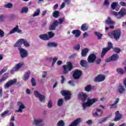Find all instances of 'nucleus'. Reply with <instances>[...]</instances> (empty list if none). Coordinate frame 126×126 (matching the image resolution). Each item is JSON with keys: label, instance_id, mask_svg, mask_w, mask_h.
<instances>
[{"label": "nucleus", "instance_id": "38", "mask_svg": "<svg viewBox=\"0 0 126 126\" xmlns=\"http://www.w3.org/2000/svg\"><path fill=\"white\" fill-rule=\"evenodd\" d=\"M48 40H50L51 38H53L55 36V33L53 32H48Z\"/></svg>", "mask_w": 126, "mask_h": 126}, {"label": "nucleus", "instance_id": "42", "mask_svg": "<svg viewBox=\"0 0 126 126\" xmlns=\"http://www.w3.org/2000/svg\"><path fill=\"white\" fill-rule=\"evenodd\" d=\"M94 34L96 36H97L98 39H101L102 37L103 36V34L98 32H94Z\"/></svg>", "mask_w": 126, "mask_h": 126}, {"label": "nucleus", "instance_id": "3", "mask_svg": "<svg viewBox=\"0 0 126 126\" xmlns=\"http://www.w3.org/2000/svg\"><path fill=\"white\" fill-rule=\"evenodd\" d=\"M72 63L71 62H67L66 65H63V69L64 70V74L68 73V71H70L72 69Z\"/></svg>", "mask_w": 126, "mask_h": 126}, {"label": "nucleus", "instance_id": "21", "mask_svg": "<svg viewBox=\"0 0 126 126\" xmlns=\"http://www.w3.org/2000/svg\"><path fill=\"white\" fill-rule=\"evenodd\" d=\"M72 33L73 35H75L76 38H78L81 34V32L78 30H75L72 32Z\"/></svg>", "mask_w": 126, "mask_h": 126}, {"label": "nucleus", "instance_id": "19", "mask_svg": "<svg viewBox=\"0 0 126 126\" xmlns=\"http://www.w3.org/2000/svg\"><path fill=\"white\" fill-rule=\"evenodd\" d=\"M15 32H17V33H20V34H22V31L18 29V26H16L13 30H12L9 32V34H13V33H15Z\"/></svg>", "mask_w": 126, "mask_h": 126}, {"label": "nucleus", "instance_id": "51", "mask_svg": "<svg viewBox=\"0 0 126 126\" xmlns=\"http://www.w3.org/2000/svg\"><path fill=\"white\" fill-rule=\"evenodd\" d=\"M6 70H7V68L6 67L3 68V69L0 71V74H2V73L5 72Z\"/></svg>", "mask_w": 126, "mask_h": 126}, {"label": "nucleus", "instance_id": "24", "mask_svg": "<svg viewBox=\"0 0 126 126\" xmlns=\"http://www.w3.org/2000/svg\"><path fill=\"white\" fill-rule=\"evenodd\" d=\"M39 38H40L41 40H44V41L49 40V37H48V34L47 33L39 35Z\"/></svg>", "mask_w": 126, "mask_h": 126}, {"label": "nucleus", "instance_id": "61", "mask_svg": "<svg viewBox=\"0 0 126 126\" xmlns=\"http://www.w3.org/2000/svg\"><path fill=\"white\" fill-rule=\"evenodd\" d=\"M4 18H5V16L3 15H1V16H0V21H3V20H4Z\"/></svg>", "mask_w": 126, "mask_h": 126}, {"label": "nucleus", "instance_id": "31", "mask_svg": "<svg viewBox=\"0 0 126 126\" xmlns=\"http://www.w3.org/2000/svg\"><path fill=\"white\" fill-rule=\"evenodd\" d=\"M89 52V49L88 48H85L82 50L81 52V55L82 57H86V55H87V53Z\"/></svg>", "mask_w": 126, "mask_h": 126}, {"label": "nucleus", "instance_id": "7", "mask_svg": "<svg viewBox=\"0 0 126 126\" xmlns=\"http://www.w3.org/2000/svg\"><path fill=\"white\" fill-rule=\"evenodd\" d=\"M18 110L15 111L16 113H22L23 110L26 109V106L22 101H19L17 102Z\"/></svg>", "mask_w": 126, "mask_h": 126}, {"label": "nucleus", "instance_id": "13", "mask_svg": "<svg viewBox=\"0 0 126 126\" xmlns=\"http://www.w3.org/2000/svg\"><path fill=\"white\" fill-rule=\"evenodd\" d=\"M105 78L106 77L103 75H98L94 79V81L95 82H102V81H104L105 80Z\"/></svg>", "mask_w": 126, "mask_h": 126}, {"label": "nucleus", "instance_id": "36", "mask_svg": "<svg viewBox=\"0 0 126 126\" xmlns=\"http://www.w3.org/2000/svg\"><path fill=\"white\" fill-rule=\"evenodd\" d=\"M109 118H110V117H106L101 119V120H100L99 121V123L102 124V123H105V122H107V121H108V120H109Z\"/></svg>", "mask_w": 126, "mask_h": 126}, {"label": "nucleus", "instance_id": "17", "mask_svg": "<svg viewBox=\"0 0 126 126\" xmlns=\"http://www.w3.org/2000/svg\"><path fill=\"white\" fill-rule=\"evenodd\" d=\"M121 119H123V115L120 113L119 111H117L115 113V118L114 120V122H118V121H120Z\"/></svg>", "mask_w": 126, "mask_h": 126}, {"label": "nucleus", "instance_id": "16", "mask_svg": "<svg viewBox=\"0 0 126 126\" xmlns=\"http://www.w3.org/2000/svg\"><path fill=\"white\" fill-rule=\"evenodd\" d=\"M111 14L115 16L116 18H117V19H121V18H123V17H124V16L121 14V13H120V12H117L116 11H113L111 12Z\"/></svg>", "mask_w": 126, "mask_h": 126}, {"label": "nucleus", "instance_id": "8", "mask_svg": "<svg viewBox=\"0 0 126 126\" xmlns=\"http://www.w3.org/2000/svg\"><path fill=\"white\" fill-rule=\"evenodd\" d=\"M33 124L36 126H45L44 119L41 118L34 119Z\"/></svg>", "mask_w": 126, "mask_h": 126}, {"label": "nucleus", "instance_id": "60", "mask_svg": "<svg viewBox=\"0 0 126 126\" xmlns=\"http://www.w3.org/2000/svg\"><path fill=\"white\" fill-rule=\"evenodd\" d=\"M114 51L115 53L118 54V53H120L121 52V49H120V48H115L114 49Z\"/></svg>", "mask_w": 126, "mask_h": 126}, {"label": "nucleus", "instance_id": "27", "mask_svg": "<svg viewBox=\"0 0 126 126\" xmlns=\"http://www.w3.org/2000/svg\"><path fill=\"white\" fill-rule=\"evenodd\" d=\"M87 63V61L84 60H81L80 62V65H81V66H83V67H87L88 66Z\"/></svg>", "mask_w": 126, "mask_h": 126}, {"label": "nucleus", "instance_id": "33", "mask_svg": "<svg viewBox=\"0 0 126 126\" xmlns=\"http://www.w3.org/2000/svg\"><path fill=\"white\" fill-rule=\"evenodd\" d=\"M118 5H119V3L118 2H113L111 4V8L113 10H115V9L118 7Z\"/></svg>", "mask_w": 126, "mask_h": 126}, {"label": "nucleus", "instance_id": "37", "mask_svg": "<svg viewBox=\"0 0 126 126\" xmlns=\"http://www.w3.org/2000/svg\"><path fill=\"white\" fill-rule=\"evenodd\" d=\"M53 16L55 17V18H58L59 16H60V12L59 11H55L53 13Z\"/></svg>", "mask_w": 126, "mask_h": 126}, {"label": "nucleus", "instance_id": "14", "mask_svg": "<svg viewBox=\"0 0 126 126\" xmlns=\"http://www.w3.org/2000/svg\"><path fill=\"white\" fill-rule=\"evenodd\" d=\"M102 114H103V110L99 108L96 109V112H93V116L95 118H98V117H99L100 115H102Z\"/></svg>", "mask_w": 126, "mask_h": 126}, {"label": "nucleus", "instance_id": "23", "mask_svg": "<svg viewBox=\"0 0 126 126\" xmlns=\"http://www.w3.org/2000/svg\"><path fill=\"white\" fill-rule=\"evenodd\" d=\"M118 92L120 94H123L125 91V87L124 86L120 85L118 87Z\"/></svg>", "mask_w": 126, "mask_h": 126}, {"label": "nucleus", "instance_id": "59", "mask_svg": "<svg viewBox=\"0 0 126 126\" xmlns=\"http://www.w3.org/2000/svg\"><path fill=\"white\" fill-rule=\"evenodd\" d=\"M4 35V32L0 29V37L2 38Z\"/></svg>", "mask_w": 126, "mask_h": 126}, {"label": "nucleus", "instance_id": "26", "mask_svg": "<svg viewBox=\"0 0 126 126\" xmlns=\"http://www.w3.org/2000/svg\"><path fill=\"white\" fill-rule=\"evenodd\" d=\"M119 101L120 98H117L114 103L110 104V108H114L116 109V108L118 107V103H119Z\"/></svg>", "mask_w": 126, "mask_h": 126}, {"label": "nucleus", "instance_id": "52", "mask_svg": "<svg viewBox=\"0 0 126 126\" xmlns=\"http://www.w3.org/2000/svg\"><path fill=\"white\" fill-rule=\"evenodd\" d=\"M8 112H9L8 110H6L4 111L1 114V117H5V116H6V114H8Z\"/></svg>", "mask_w": 126, "mask_h": 126}, {"label": "nucleus", "instance_id": "35", "mask_svg": "<svg viewBox=\"0 0 126 126\" xmlns=\"http://www.w3.org/2000/svg\"><path fill=\"white\" fill-rule=\"evenodd\" d=\"M120 13H121L122 16L124 17L125 15L126 14V9L124 7L121 9L120 11H119Z\"/></svg>", "mask_w": 126, "mask_h": 126}, {"label": "nucleus", "instance_id": "44", "mask_svg": "<svg viewBox=\"0 0 126 126\" xmlns=\"http://www.w3.org/2000/svg\"><path fill=\"white\" fill-rule=\"evenodd\" d=\"M116 71H117L119 74H123L124 73V69L118 68L117 69Z\"/></svg>", "mask_w": 126, "mask_h": 126}, {"label": "nucleus", "instance_id": "11", "mask_svg": "<svg viewBox=\"0 0 126 126\" xmlns=\"http://www.w3.org/2000/svg\"><path fill=\"white\" fill-rule=\"evenodd\" d=\"M119 60V55L118 54H114L111 57L105 60V63H110V62H115Z\"/></svg>", "mask_w": 126, "mask_h": 126}, {"label": "nucleus", "instance_id": "54", "mask_svg": "<svg viewBox=\"0 0 126 126\" xmlns=\"http://www.w3.org/2000/svg\"><path fill=\"white\" fill-rule=\"evenodd\" d=\"M5 7H6V8H11L12 7V4L9 3L5 5Z\"/></svg>", "mask_w": 126, "mask_h": 126}, {"label": "nucleus", "instance_id": "56", "mask_svg": "<svg viewBox=\"0 0 126 126\" xmlns=\"http://www.w3.org/2000/svg\"><path fill=\"white\" fill-rule=\"evenodd\" d=\"M32 84L33 86H36V81H35V79H34L33 78H32Z\"/></svg>", "mask_w": 126, "mask_h": 126}, {"label": "nucleus", "instance_id": "62", "mask_svg": "<svg viewBox=\"0 0 126 126\" xmlns=\"http://www.w3.org/2000/svg\"><path fill=\"white\" fill-rule=\"evenodd\" d=\"M65 6V2H63L61 5L60 9H63V8Z\"/></svg>", "mask_w": 126, "mask_h": 126}, {"label": "nucleus", "instance_id": "15", "mask_svg": "<svg viewBox=\"0 0 126 126\" xmlns=\"http://www.w3.org/2000/svg\"><path fill=\"white\" fill-rule=\"evenodd\" d=\"M95 60H96V55L95 54H92L88 58V62L91 63L94 62Z\"/></svg>", "mask_w": 126, "mask_h": 126}, {"label": "nucleus", "instance_id": "34", "mask_svg": "<svg viewBox=\"0 0 126 126\" xmlns=\"http://www.w3.org/2000/svg\"><path fill=\"white\" fill-rule=\"evenodd\" d=\"M88 28H89V26L87 24H84L81 27V29L82 31H87Z\"/></svg>", "mask_w": 126, "mask_h": 126}, {"label": "nucleus", "instance_id": "50", "mask_svg": "<svg viewBox=\"0 0 126 126\" xmlns=\"http://www.w3.org/2000/svg\"><path fill=\"white\" fill-rule=\"evenodd\" d=\"M48 108H52L53 107V102L52 100H49L47 104Z\"/></svg>", "mask_w": 126, "mask_h": 126}, {"label": "nucleus", "instance_id": "43", "mask_svg": "<svg viewBox=\"0 0 126 126\" xmlns=\"http://www.w3.org/2000/svg\"><path fill=\"white\" fill-rule=\"evenodd\" d=\"M39 14H40V9H37L34 12V14L32 15V16L33 17H35V16H38Z\"/></svg>", "mask_w": 126, "mask_h": 126}, {"label": "nucleus", "instance_id": "6", "mask_svg": "<svg viewBox=\"0 0 126 126\" xmlns=\"http://www.w3.org/2000/svg\"><path fill=\"white\" fill-rule=\"evenodd\" d=\"M20 56L22 59H25L28 57V51L24 48H19Z\"/></svg>", "mask_w": 126, "mask_h": 126}, {"label": "nucleus", "instance_id": "9", "mask_svg": "<svg viewBox=\"0 0 126 126\" xmlns=\"http://www.w3.org/2000/svg\"><path fill=\"white\" fill-rule=\"evenodd\" d=\"M61 94L63 95V96H65L64 99L65 101L70 100L71 94H70V92H69V91L63 90L61 91Z\"/></svg>", "mask_w": 126, "mask_h": 126}, {"label": "nucleus", "instance_id": "5", "mask_svg": "<svg viewBox=\"0 0 126 126\" xmlns=\"http://www.w3.org/2000/svg\"><path fill=\"white\" fill-rule=\"evenodd\" d=\"M33 94L35 96V97L38 98L40 102H45V95L40 94V93L38 91L34 90Z\"/></svg>", "mask_w": 126, "mask_h": 126}, {"label": "nucleus", "instance_id": "46", "mask_svg": "<svg viewBox=\"0 0 126 126\" xmlns=\"http://www.w3.org/2000/svg\"><path fill=\"white\" fill-rule=\"evenodd\" d=\"M57 61H58V58L54 57L52 58V66H54V65H55V63H57Z\"/></svg>", "mask_w": 126, "mask_h": 126}, {"label": "nucleus", "instance_id": "12", "mask_svg": "<svg viewBox=\"0 0 126 126\" xmlns=\"http://www.w3.org/2000/svg\"><path fill=\"white\" fill-rule=\"evenodd\" d=\"M81 76V71L79 70H75L73 71V77L74 79H78Z\"/></svg>", "mask_w": 126, "mask_h": 126}, {"label": "nucleus", "instance_id": "39", "mask_svg": "<svg viewBox=\"0 0 126 126\" xmlns=\"http://www.w3.org/2000/svg\"><path fill=\"white\" fill-rule=\"evenodd\" d=\"M63 104V98L59 99L57 102V105L59 107H62Z\"/></svg>", "mask_w": 126, "mask_h": 126}, {"label": "nucleus", "instance_id": "18", "mask_svg": "<svg viewBox=\"0 0 126 126\" xmlns=\"http://www.w3.org/2000/svg\"><path fill=\"white\" fill-rule=\"evenodd\" d=\"M58 24H59V21L55 20L53 24L49 26V30L51 31L56 30V27L58 26Z\"/></svg>", "mask_w": 126, "mask_h": 126}, {"label": "nucleus", "instance_id": "57", "mask_svg": "<svg viewBox=\"0 0 126 126\" xmlns=\"http://www.w3.org/2000/svg\"><path fill=\"white\" fill-rule=\"evenodd\" d=\"M63 21H64V18H61L59 19L58 23L62 24Z\"/></svg>", "mask_w": 126, "mask_h": 126}, {"label": "nucleus", "instance_id": "10", "mask_svg": "<svg viewBox=\"0 0 126 126\" xmlns=\"http://www.w3.org/2000/svg\"><path fill=\"white\" fill-rule=\"evenodd\" d=\"M17 79H16L10 80L4 84V88H5V89H8V88H9V87H10L11 86H12V85H14V84L17 82Z\"/></svg>", "mask_w": 126, "mask_h": 126}, {"label": "nucleus", "instance_id": "58", "mask_svg": "<svg viewBox=\"0 0 126 126\" xmlns=\"http://www.w3.org/2000/svg\"><path fill=\"white\" fill-rule=\"evenodd\" d=\"M46 76H47V71L42 72V78H46Z\"/></svg>", "mask_w": 126, "mask_h": 126}, {"label": "nucleus", "instance_id": "25", "mask_svg": "<svg viewBox=\"0 0 126 126\" xmlns=\"http://www.w3.org/2000/svg\"><path fill=\"white\" fill-rule=\"evenodd\" d=\"M8 73H5L2 77L0 79V84L1 83H2V82H3L4 81H5L6 80V79H7V78H8Z\"/></svg>", "mask_w": 126, "mask_h": 126}, {"label": "nucleus", "instance_id": "2", "mask_svg": "<svg viewBox=\"0 0 126 126\" xmlns=\"http://www.w3.org/2000/svg\"><path fill=\"white\" fill-rule=\"evenodd\" d=\"M122 35V32L120 30H116L109 32L108 35L110 38H114L116 41H118Z\"/></svg>", "mask_w": 126, "mask_h": 126}, {"label": "nucleus", "instance_id": "49", "mask_svg": "<svg viewBox=\"0 0 126 126\" xmlns=\"http://www.w3.org/2000/svg\"><path fill=\"white\" fill-rule=\"evenodd\" d=\"M61 84H63L64 83V81H65V77L63 75H62L61 76Z\"/></svg>", "mask_w": 126, "mask_h": 126}, {"label": "nucleus", "instance_id": "64", "mask_svg": "<svg viewBox=\"0 0 126 126\" xmlns=\"http://www.w3.org/2000/svg\"><path fill=\"white\" fill-rule=\"evenodd\" d=\"M26 92L27 94H28L29 95L31 94V90H30L29 89L26 90Z\"/></svg>", "mask_w": 126, "mask_h": 126}, {"label": "nucleus", "instance_id": "53", "mask_svg": "<svg viewBox=\"0 0 126 126\" xmlns=\"http://www.w3.org/2000/svg\"><path fill=\"white\" fill-rule=\"evenodd\" d=\"M74 49H75L76 51H79V50H80V45L78 44L77 45H76L74 47Z\"/></svg>", "mask_w": 126, "mask_h": 126}, {"label": "nucleus", "instance_id": "40", "mask_svg": "<svg viewBox=\"0 0 126 126\" xmlns=\"http://www.w3.org/2000/svg\"><path fill=\"white\" fill-rule=\"evenodd\" d=\"M91 89H92V86H91L90 85H88L85 87V91H87V92L91 91Z\"/></svg>", "mask_w": 126, "mask_h": 126}, {"label": "nucleus", "instance_id": "55", "mask_svg": "<svg viewBox=\"0 0 126 126\" xmlns=\"http://www.w3.org/2000/svg\"><path fill=\"white\" fill-rule=\"evenodd\" d=\"M68 84L70 85L71 86H75V83H74V81H69L68 82Z\"/></svg>", "mask_w": 126, "mask_h": 126}, {"label": "nucleus", "instance_id": "20", "mask_svg": "<svg viewBox=\"0 0 126 126\" xmlns=\"http://www.w3.org/2000/svg\"><path fill=\"white\" fill-rule=\"evenodd\" d=\"M106 24H108V25H115V22L112 20V19L110 17H108L107 19L105 20Z\"/></svg>", "mask_w": 126, "mask_h": 126}, {"label": "nucleus", "instance_id": "28", "mask_svg": "<svg viewBox=\"0 0 126 126\" xmlns=\"http://www.w3.org/2000/svg\"><path fill=\"white\" fill-rule=\"evenodd\" d=\"M22 43L26 48L30 47V43L26 39L22 38Z\"/></svg>", "mask_w": 126, "mask_h": 126}, {"label": "nucleus", "instance_id": "63", "mask_svg": "<svg viewBox=\"0 0 126 126\" xmlns=\"http://www.w3.org/2000/svg\"><path fill=\"white\" fill-rule=\"evenodd\" d=\"M65 4H67V5H69V4H70V0H64Z\"/></svg>", "mask_w": 126, "mask_h": 126}, {"label": "nucleus", "instance_id": "48", "mask_svg": "<svg viewBox=\"0 0 126 126\" xmlns=\"http://www.w3.org/2000/svg\"><path fill=\"white\" fill-rule=\"evenodd\" d=\"M113 48V44L110 42H108V46L106 47L107 49H108L109 50H111Z\"/></svg>", "mask_w": 126, "mask_h": 126}, {"label": "nucleus", "instance_id": "1", "mask_svg": "<svg viewBox=\"0 0 126 126\" xmlns=\"http://www.w3.org/2000/svg\"><path fill=\"white\" fill-rule=\"evenodd\" d=\"M78 97L79 99H81L83 102H82L81 104L83 107V110L84 111H85L86 108H88V107H91L93 104L96 103V102L98 101V99L97 98H89L87 100V97H88V95L87 94L82 92L79 93L78 94ZM86 100H87V101L85 102Z\"/></svg>", "mask_w": 126, "mask_h": 126}, {"label": "nucleus", "instance_id": "30", "mask_svg": "<svg viewBox=\"0 0 126 126\" xmlns=\"http://www.w3.org/2000/svg\"><path fill=\"white\" fill-rule=\"evenodd\" d=\"M22 38L19 39L17 42L15 44V47H17V48H21V45H22Z\"/></svg>", "mask_w": 126, "mask_h": 126}, {"label": "nucleus", "instance_id": "22", "mask_svg": "<svg viewBox=\"0 0 126 126\" xmlns=\"http://www.w3.org/2000/svg\"><path fill=\"white\" fill-rule=\"evenodd\" d=\"M59 44L57 42H48L47 43V47L49 48H57Z\"/></svg>", "mask_w": 126, "mask_h": 126}, {"label": "nucleus", "instance_id": "29", "mask_svg": "<svg viewBox=\"0 0 126 126\" xmlns=\"http://www.w3.org/2000/svg\"><path fill=\"white\" fill-rule=\"evenodd\" d=\"M29 77H30V72H27L24 74L23 77V79L24 80V81H26L29 79Z\"/></svg>", "mask_w": 126, "mask_h": 126}, {"label": "nucleus", "instance_id": "32", "mask_svg": "<svg viewBox=\"0 0 126 126\" xmlns=\"http://www.w3.org/2000/svg\"><path fill=\"white\" fill-rule=\"evenodd\" d=\"M109 49L106 48H104L103 49H102L101 57L104 58V56L107 54V53H108V52H109Z\"/></svg>", "mask_w": 126, "mask_h": 126}, {"label": "nucleus", "instance_id": "41", "mask_svg": "<svg viewBox=\"0 0 126 126\" xmlns=\"http://www.w3.org/2000/svg\"><path fill=\"white\" fill-rule=\"evenodd\" d=\"M28 7H24L22 8L21 12V13H27V12H28Z\"/></svg>", "mask_w": 126, "mask_h": 126}, {"label": "nucleus", "instance_id": "47", "mask_svg": "<svg viewBox=\"0 0 126 126\" xmlns=\"http://www.w3.org/2000/svg\"><path fill=\"white\" fill-rule=\"evenodd\" d=\"M103 5H104V6H109V5H110V1L109 0H105Z\"/></svg>", "mask_w": 126, "mask_h": 126}, {"label": "nucleus", "instance_id": "45", "mask_svg": "<svg viewBox=\"0 0 126 126\" xmlns=\"http://www.w3.org/2000/svg\"><path fill=\"white\" fill-rule=\"evenodd\" d=\"M57 126H64V122L63 120H60L57 123Z\"/></svg>", "mask_w": 126, "mask_h": 126}, {"label": "nucleus", "instance_id": "4", "mask_svg": "<svg viewBox=\"0 0 126 126\" xmlns=\"http://www.w3.org/2000/svg\"><path fill=\"white\" fill-rule=\"evenodd\" d=\"M24 64V62H19L17 64H16L15 65V66L13 67V68L11 69L10 71L11 73L13 74L14 73V72H16V71H19L20 68H21V67L23 66Z\"/></svg>", "mask_w": 126, "mask_h": 126}]
</instances>
